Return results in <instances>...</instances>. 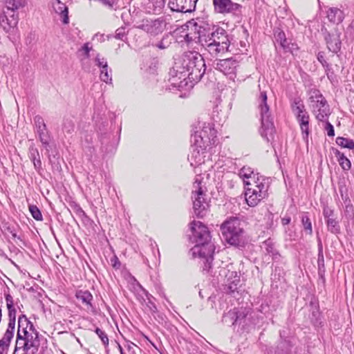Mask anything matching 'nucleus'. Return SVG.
Instances as JSON below:
<instances>
[{
    "label": "nucleus",
    "mask_w": 354,
    "mask_h": 354,
    "mask_svg": "<svg viewBox=\"0 0 354 354\" xmlns=\"http://www.w3.org/2000/svg\"><path fill=\"white\" fill-rule=\"evenodd\" d=\"M290 348L289 343L286 341H281L276 348L275 354H290Z\"/></svg>",
    "instance_id": "obj_36"
},
{
    "label": "nucleus",
    "mask_w": 354,
    "mask_h": 354,
    "mask_svg": "<svg viewBox=\"0 0 354 354\" xmlns=\"http://www.w3.org/2000/svg\"><path fill=\"white\" fill-rule=\"evenodd\" d=\"M95 333L100 338L104 346H107L109 344V338L104 331L101 330L99 328H96L95 330Z\"/></svg>",
    "instance_id": "obj_41"
},
{
    "label": "nucleus",
    "mask_w": 354,
    "mask_h": 354,
    "mask_svg": "<svg viewBox=\"0 0 354 354\" xmlns=\"http://www.w3.org/2000/svg\"><path fill=\"white\" fill-rule=\"evenodd\" d=\"M323 214L325 219L333 217V210L328 207H325L323 210Z\"/></svg>",
    "instance_id": "obj_47"
},
{
    "label": "nucleus",
    "mask_w": 354,
    "mask_h": 354,
    "mask_svg": "<svg viewBox=\"0 0 354 354\" xmlns=\"http://www.w3.org/2000/svg\"><path fill=\"white\" fill-rule=\"evenodd\" d=\"M29 210L32 216L37 221H42V215L39 209L36 205H30Z\"/></svg>",
    "instance_id": "obj_39"
},
{
    "label": "nucleus",
    "mask_w": 354,
    "mask_h": 354,
    "mask_svg": "<svg viewBox=\"0 0 354 354\" xmlns=\"http://www.w3.org/2000/svg\"><path fill=\"white\" fill-rule=\"evenodd\" d=\"M77 299L82 302L86 306L87 310L93 308L91 301H93V295L88 290H77L75 294Z\"/></svg>",
    "instance_id": "obj_21"
},
{
    "label": "nucleus",
    "mask_w": 354,
    "mask_h": 354,
    "mask_svg": "<svg viewBox=\"0 0 354 354\" xmlns=\"http://www.w3.org/2000/svg\"><path fill=\"white\" fill-rule=\"evenodd\" d=\"M191 252L192 255L196 257L198 254V257L204 259V268L203 269L209 271L212 266V262L213 261V254L214 252V246L209 241H207L205 243H198L192 248Z\"/></svg>",
    "instance_id": "obj_13"
},
{
    "label": "nucleus",
    "mask_w": 354,
    "mask_h": 354,
    "mask_svg": "<svg viewBox=\"0 0 354 354\" xmlns=\"http://www.w3.org/2000/svg\"><path fill=\"white\" fill-rule=\"evenodd\" d=\"M216 12L220 14L235 13L239 11L241 6L232 0H212Z\"/></svg>",
    "instance_id": "obj_16"
},
{
    "label": "nucleus",
    "mask_w": 354,
    "mask_h": 354,
    "mask_svg": "<svg viewBox=\"0 0 354 354\" xmlns=\"http://www.w3.org/2000/svg\"><path fill=\"white\" fill-rule=\"evenodd\" d=\"M34 123L36 129V133L39 138V140L41 138L49 136L46 129V124L41 116L36 115L34 118Z\"/></svg>",
    "instance_id": "obj_22"
},
{
    "label": "nucleus",
    "mask_w": 354,
    "mask_h": 354,
    "mask_svg": "<svg viewBox=\"0 0 354 354\" xmlns=\"http://www.w3.org/2000/svg\"><path fill=\"white\" fill-rule=\"evenodd\" d=\"M317 263L319 268L320 269L321 267L324 266V258L322 253V246L320 245L319 248V254H318V259H317Z\"/></svg>",
    "instance_id": "obj_44"
},
{
    "label": "nucleus",
    "mask_w": 354,
    "mask_h": 354,
    "mask_svg": "<svg viewBox=\"0 0 354 354\" xmlns=\"http://www.w3.org/2000/svg\"><path fill=\"white\" fill-rule=\"evenodd\" d=\"M221 272L226 277V283L225 286V290L227 293H234L238 289V285L240 283L239 276L237 275V272L235 271H230L225 268L222 269Z\"/></svg>",
    "instance_id": "obj_19"
},
{
    "label": "nucleus",
    "mask_w": 354,
    "mask_h": 354,
    "mask_svg": "<svg viewBox=\"0 0 354 354\" xmlns=\"http://www.w3.org/2000/svg\"><path fill=\"white\" fill-rule=\"evenodd\" d=\"M74 122L71 120H65L63 124V131L67 134H71L74 131Z\"/></svg>",
    "instance_id": "obj_38"
},
{
    "label": "nucleus",
    "mask_w": 354,
    "mask_h": 354,
    "mask_svg": "<svg viewBox=\"0 0 354 354\" xmlns=\"http://www.w3.org/2000/svg\"><path fill=\"white\" fill-rule=\"evenodd\" d=\"M301 223L306 233L309 235L313 234L312 223L307 213H303L301 216Z\"/></svg>",
    "instance_id": "obj_30"
},
{
    "label": "nucleus",
    "mask_w": 354,
    "mask_h": 354,
    "mask_svg": "<svg viewBox=\"0 0 354 354\" xmlns=\"http://www.w3.org/2000/svg\"><path fill=\"white\" fill-rule=\"evenodd\" d=\"M198 0H169L168 6L178 12H191L196 8Z\"/></svg>",
    "instance_id": "obj_17"
},
{
    "label": "nucleus",
    "mask_w": 354,
    "mask_h": 354,
    "mask_svg": "<svg viewBox=\"0 0 354 354\" xmlns=\"http://www.w3.org/2000/svg\"><path fill=\"white\" fill-rule=\"evenodd\" d=\"M292 109L296 118L300 115H304V113H308L306 109L304 104L300 100H295L292 105Z\"/></svg>",
    "instance_id": "obj_34"
},
{
    "label": "nucleus",
    "mask_w": 354,
    "mask_h": 354,
    "mask_svg": "<svg viewBox=\"0 0 354 354\" xmlns=\"http://www.w3.org/2000/svg\"><path fill=\"white\" fill-rule=\"evenodd\" d=\"M309 100L316 118L322 122L327 120L330 114V108L320 91L315 88L311 89L309 91Z\"/></svg>",
    "instance_id": "obj_11"
},
{
    "label": "nucleus",
    "mask_w": 354,
    "mask_h": 354,
    "mask_svg": "<svg viewBox=\"0 0 354 354\" xmlns=\"http://www.w3.org/2000/svg\"><path fill=\"white\" fill-rule=\"evenodd\" d=\"M185 40L188 42H189L192 40V38H189V35H187L185 37Z\"/></svg>",
    "instance_id": "obj_55"
},
{
    "label": "nucleus",
    "mask_w": 354,
    "mask_h": 354,
    "mask_svg": "<svg viewBox=\"0 0 354 354\" xmlns=\"http://www.w3.org/2000/svg\"><path fill=\"white\" fill-rule=\"evenodd\" d=\"M336 143L344 148H347L349 149H354V141L351 139L345 138L343 137H337L336 138Z\"/></svg>",
    "instance_id": "obj_35"
},
{
    "label": "nucleus",
    "mask_w": 354,
    "mask_h": 354,
    "mask_svg": "<svg viewBox=\"0 0 354 354\" xmlns=\"http://www.w3.org/2000/svg\"><path fill=\"white\" fill-rule=\"evenodd\" d=\"M245 223L238 217H230L221 226L223 239L231 245L243 247L245 244Z\"/></svg>",
    "instance_id": "obj_4"
},
{
    "label": "nucleus",
    "mask_w": 354,
    "mask_h": 354,
    "mask_svg": "<svg viewBox=\"0 0 354 354\" xmlns=\"http://www.w3.org/2000/svg\"><path fill=\"white\" fill-rule=\"evenodd\" d=\"M327 18L330 22L339 24L343 21L344 14L339 8H330L327 11Z\"/></svg>",
    "instance_id": "obj_23"
},
{
    "label": "nucleus",
    "mask_w": 354,
    "mask_h": 354,
    "mask_svg": "<svg viewBox=\"0 0 354 354\" xmlns=\"http://www.w3.org/2000/svg\"><path fill=\"white\" fill-rule=\"evenodd\" d=\"M274 38H275V40L279 44V45L283 48H288V46H286L284 44V42L286 41V35L284 33V32L281 31V30H278L277 31L275 32L274 33Z\"/></svg>",
    "instance_id": "obj_37"
},
{
    "label": "nucleus",
    "mask_w": 354,
    "mask_h": 354,
    "mask_svg": "<svg viewBox=\"0 0 354 354\" xmlns=\"http://www.w3.org/2000/svg\"><path fill=\"white\" fill-rule=\"evenodd\" d=\"M88 45H89L88 43H86V44H84V45L82 47V49H83V50L84 51V53H85V56L87 58L89 57V53H90V50H91V48H90L88 46Z\"/></svg>",
    "instance_id": "obj_52"
},
{
    "label": "nucleus",
    "mask_w": 354,
    "mask_h": 354,
    "mask_svg": "<svg viewBox=\"0 0 354 354\" xmlns=\"http://www.w3.org/2000/svg\"><path fill=\"white\" fill-rule=\"evenodd\" d=\"M39 141L41 142L44 148L46 150L47 153H48L49 151H50V142H49L50 136H48L46 137L41 138V139H39Z\"/></svg>",
    "instance_id": "obj_43"
},
{
    "label": "nucleus",
    "mask_w": 354,
    "mask_h": 354,
    "mask_svg": "<svg viewBox=\"0 0 354 354\" xmlns=\"http://www.w3.org/2000/svg\"><path fill=\"white\" fill-rule=\"evenodd\" d=\"M326 223L327 225V228L329 232L333 234H337L340 231V227L339 225L338 222L335 220L334 217L329 218L326 220Z\"/></svg>",
    "instance_id": "obj_33"
},
{
    "label": "nucleus",
    "mask_w": 354,
    "mask_h": 354,
    "mask_svg": "<svg viewBox=\"0 0 354 354\" xmlns=\"http://www.w3.org/2000/svg\"><path fill=\"white\" fill-rule=\"evenodd\" d=\"M95 62L96 65L101 69L108 66L106 59L104 57H101L100 54L96 55L95 58Z\"/></svg>",
    "instance_id": "obj_42"
},
{
    "label": "nucleus",
    "mask_w": 354,
    "mask_h": 354,
    "mask_svg": "<svg viewBox=\"0 0 354 354\" xmlns=\"http://www.w3.org/2000/svg\"><path fill=\"white\" fill-rule=\"evenodd\" d=\"M309 120L310 118L308 113H304V115H300L297 117V120L299 124V127L304 139L308 138L310 133Z\"/></svg>",
    "instance_id": "obj_24"
},
{
    "label": "nucleus",
    "mask_w": 354,
    "mask_h": 354,
    "mask_svg": "<svg viewBox=\"0 0 354 354\" xmlns=\"http://www.w3.org/2000/svg\"><path fill=\"white\" fill-rule=\"evenodd\" d=\"M6 301L8 308H10L11 307L14 306L12 297L10 295L8 294L6 295Z\"/></svg>",
    "instance_id": "obj_50"
},
{
    "label": "nucleus",
    "mask_w": 354,
    "mask_h": 354,
    "mask_svg": "<svg viewBox=\"0 0 354 354\" xmlns=\"http://www.w3.org/2000/svg\"><path fill=\"white\" fill-rule=\"evenodd\" d=\"M98 36H99V35H98V34H96V35H95V37H97ZM100 39H102V41H104V35H100Z\"/></svg>",
    "instance_id": "obj_54"
},
{
    "label": "nucleus",
    "mask_w": 354,
    "mask_h": 354,
    "mask_svg": "<svg viewBox=\"0 0 354 354\" xmlns=\"http://www.w3.org/2000/svg\"><path fill=\"white\" fill-rule=\"evenodd\" d=\"M100 80L109 84H112V71L111 69L109 68V66L102 68L100 70Z\"/></svg>",
    "instance_id": "obj_32"
},
{
    "label": "nucleus",
    "mask_w": 354,
    "mask_h": 354,
    "mask_svg": "<svg viewBox=\"0 0 354 354\" xmlns=\"http://www.w3.org/2000/svg\"><path fill=\"white\" fill-rule=\"evenodd\" d=\"M267 94L266 91H261L259 96V109L261 115V128L260 133L267 141L273 139L275 132L274 126L271 118L269 106L267 103Z\"/></svg>",
    "instance_id": "obj_7"
},
{
    "label": "nucleus",
    "mask_w": 354,
    "mask_h": 354,
    "mask_svg": "<svg viewBox=\"0 0 354 354\" xmlns=\"http://www.w3.org/2000/svg\"><path fill=\"white\" fill-rule=\"evenodd\" d=\"M326 122L325 129L327 131V134L328 136L333 137L335 136V131H334L333 126L327 120H326Z\"/></svg>",
    "instance_id": "obj_46"
},
{
    "label": "nucleus",
    "mask_w": 354,
    "mask_h": 354,
    "mask_svg": "<svg viewBox=\"0 0 354 354\" xmlns=\"http://www.w3.org/2000/svg\"><path fill=\"white\" fill-rule=\"evenodd\" d=\"M206 70L205 63L201 54L195 51L185 53L179 65L176 64L172 74L173 84H177L176 78L183 80L188 79L190 82H198L205 74Z\"/></svg>",
    "instance_id": "obj_2"
},
{
    "label": "nucleus",
    "mask_w": 354,
    "mask_h": 354,
    "mask_svg": "<svg viewBox=\"0 0 354 354\" xmlns=\"http://www.w3.org/2000/svg\"><path fill=\"white\" fill-rule=\"evenodd\" d=\"M212 147L193 142L187 159L193 167L204 165L205 169L212 167Z\"/></svg>",
    "instance_id": "obj_10"
},
{
    "label": "nucleus",
    "mask_w": 354,
    "mask_h": 354,
    "mask_svg": "<svg viewBox=\"0 0 354 354\" xmlns=\"http://www.w3.org/2000/svg\"><path fill=\"white\" fill-rule=\"evenodd\" d=\"M269 187L268 179L263 176H257V180L252 178L251 182H247L245 185V198L247 204L255 207L268 196Z\"/></svg>",
    "instance_id": "obj_5"
},
{
    "label": "nucleus",
    "mask_w": 354,
    "mask_h": 354,
    "mask_svg": "<svg viewBox=\"0 0 354 354\" xmlns=\"http://www.w3.org/2000/svg\"><path fill=\"white\" fill-rule=\"evenodd\" d=\"M317 59L323 65V66H326V67L328 66V64L326 62V61L325 60L324 56L322 53H318V55H317Z\"/></svg>",
    "instance_id": "obj_49"
},
{
    "label": "nucleus",
    "mask_w": 354,
    "mask_h": 354,
    "mask_svg": "<svg viewBox=\"0 0 354 354\" xmlns=\"http://www.w3.org/2000/svg\"><path fill=\"white\" fill-rule=\"evenodd\" d=\"M12 338H9L8 340L5 339V335L0 340V354L6 353L9 346L10 342Z\"/></svg>",
    "instance_id": "obj_40"
},
{
    "label": "nucleus",
    "mask_w": 354,
    "mask_h": 354,
    "mask_svg": "<svg viewBox=\"0 0 354 354\" xmlns=\"http://www.w3.org/2000/svg\"><path fill=\"white\" fill-rule=\"evenodd\" d=\"M1 1L5 3L6 10L0 15V24L6 32H8L11 28L17 26L19 17L15 12L26 6V0Z\"/></svg>",
    "instance_id": "obj_8"
},
{
    "label": "nucleus",
    "mask_w": 354,
    "mask_h": 354,
    "mask_svg": "<svg viewBox=\"0 0 354 354\" xmlns=\"http://www.w3.org/2000/svg\"><path fill=\"white\" fill-rule=\"evenodd\" d=\"M165 17L158 18H147L142 19L136 28L147 32L150 36L156 37L161 34L167 28Z\"/></svg>",
    "instance_id": "obj_12"
},
{
    "label": "nucleus",
    "mask_w": 354,
    "mask_h": 354,
    "mask_svg": "<svg viewBox=\"0 0 354 354\" xmlns=\"http://www.w3.org/2000/svg\"><path fill=\"white\" fill-rule=\"evenodd\" d=\"M61 14L64 16V19H63L64 24H68V9L66 6H64V10H62Z\"/></svg>",
    "instance_id": "obj_51"
},
{
    "label": "nucleus",
    "mask_w": 354,
    "mask_h": 354,
    "mask_svg": "<svg viewBox=\"0 0 354 354\" xmlns=\"http://www.w3.org/2000/svg\"><path fill=\"white\" fill-rule=\"evenodd\" d=\"M198 42L212 57L222 55L229 50L230 40L225 30L213 28L205 33L199 32Z\"/></svg>",
    "instance_id": "obj_3"
},
{
    "label": "nucleus",
    "mask_w": 354,
    "mask_h": 354,
    "mask_svg": "<svg viewBox=\"0 0 354 354\" xmlns=\"http://www.w3.org/2000/svg\"><path fill=\"white\" fill-rule=\"evenodd\" d=\"M335 156L338 158V162L344 170H349L351 167L350 160L338 150L335 151Z\"/></svg>",
    "instance_id": "obj_29"
},
{
    "label": "nucleus",
    "mask_w": 354,
    "mask_h": 354,
    "mask_svg": "<svg viewBox=\"0 0 354 354\" xmlns=\"http://www.w3.org/2000/svg\"><path fill=\"white\" fill-rule=\"evenodd\" d=\"M57 1H58V3H60V1L59 0H57Z\"/></svg>",
    "instance_id": "obj_58"
},
{
    "label": "nucleus",
    "mask_w": 354,
    "mask_h": 354,
    "mask_svg": "<svg viewBox=\"0 0 354 354\" xmlns=\"http://www.w3.org/2000/svg\"><path fill=\"white\" fill-rule=\"evenodd\" d=\"M341 32L337 29H335L333 32L325 33V40L327 44V47L330 52L337 53L341 48V40H340Z\"/></svg>",
    "instance_id": "obj_18"
},
{
    "label": "nucleus",
    "mask_w": 354,
    "mask_h": 354,
    "mask_svg": "<svg viewBox=\"0 0 354 354\" xmlns=\"http://www.w3.org/2000/svg\"><path fill=\"white\" fill-rule=\"evenodd\" d=\"M190 229L192 232V236L196 244L205 243L211 239L210 232L207 226L201 221H194L191 223Z\"/></svg>",
    "instance_id": "obj_15"
},
{
    "label": "nucleus",
    "mask_w": 354,
    "mask_h": 354,
    "mask_svg": "<svg viewBox=\"0 0 354 354\" xmlns=\"http://www.w3.org/2000/svg\"><path fill=\"white\" fill-rule=\"evenodd\" d=\"M48 158H49V161L51 162V158H50V155H48Z\"/></svg>",
    "instance_id": "obj_57"
},
{
    "label": "nucleus",
    "mask_w": 354,
    "mask_h": 354,
    "mask_svg": "<svg viewBox=\"0 0 354 354\" xmlns=\"http://www.w3.org/2000/svg\"><path fill=\"white\" fill-rule=\"evenodd\" d=\"M8 310L9 322L8 328L5 334V339L8 340L9 338H13L15 328V318H16V310L14 306Z\"/></svg>",
    "instance_id": "obj_20"
},
{
    "label": "nucleus",
    "mask_w": 354,
    "mask_h": 354,
    "mask_svg": "<svg viewBox=\"0 0 354 354\" xmlns=\"http://www.w3.org/2000/svg\"><path fill=\"white\" fill-rule=\"evenodd\" d=\"M213 66L216 70L227 76L230 80H234L239 67V63L236 59L231 57L216 59L213 62Z\"/></svg>",
    "instance_id": "obj_14"
},
{
    "label": "nucleus",
    "mask_w": 354,
    "mask_h": 354,
    "mask_svg": "<svg viewBox=\"0 0 354 354\" xmlns=\"http://www.w3.org/2000/svg\"><path fill=\"white\" fill-rule=\"evenodd\" d=\"M29 158L33 162L35 169L39 171L41 169V161L39 151L33 144L29 148Z\"/></svg>",
    "instance_id": "obj_26"
},
{
    "label": "nucleus",
    "mask_w": 354,
    "mask_h": 354,
    "mask_svg": "<svg viewBox=\"0 0 354 354\" xmlns=\"http://www.w3.org/2000/svg\"><path fill=\"white\" fill-rule=\"evenodd\" d=\"M192 198L195 215L198 218H203L208 212L209 201L203 178L200 175L196 176L193 183Z\"/></svg>",
    "instance_id": "obj_6"
},
{
    "label": "nucleus",
    "mask_w": 354,
    "mask_h": 354,
    "mask_svg": "<svg viewBox=\"0 0 354 354\" xmlns=\"http://www.w3.org/2000/svg\"><path fill=\"white\" fill-rule=\"evenodd\" d=\"M47 339L39 333L33 324L25 315L18 319V330L13 354H36Z\"/></svg>",
    "instance_id": "obj_1"
},
{
    "label": "nucleus",
    "mask_w": 354,
    "mask_h": 354,
    "mask_svg": "<svg viewBox=\"0 0 354 354\" xmlns=\"http://www.w3.org/2000/svg\"><path fill=\"white\" fill-rule=\"evenodd\" d=\"M262 248L266 253L271 256L274 260H277L280 255L274 247V244L271 239L266 240L262 245Z\"/></svg>",
    "instance_id": "obj_27"
},
{
    "label": "nucleus",
    "mask_w": 354,
    "mask_h": 354,
    "mask_svg": "<svg viewBox=\"0 0 354 354\" xmlns=\"http://www.w3.org/2000/svg\"><path fill=\"white\" fill-rule=\"evenodd\" d=\"M290 217H288V218H283L282 219V223L283 225H288V223H290Z\"/></svg>",
    "instance_id": "obj_53"
},
{
    "label": "nucleus",
    "mask_w": 354,
    "mask_h": 354,
    "mask_svg": "<svg viewBox=\"0 0 354 354\" xmlns=\"http://www.w3.org/2000/svg\"><path fill=\"white\" fill-rule=\"evenodd\" d=\"M127 31L126 30V28L124 26H121L115 30V34L114 35H109L106 37L108 39L114 37L117 39L125 41L127 39Z\"/></svg>",
    "instance_id": "obj_31"
},
{
    "label": "nucleus",
    "mask_w": 354,
    "mask_h": 354,
    "mask_svg": "<svg viewBox=\"0 0 354 354\" xmlns=\"http://www.w3.org/2000/svg\"><path fill=\"white\" fill-rule=\"evenodd\" d=\"M239 176L243 180L245 185L247 182H251L252 178L256 181L257 176H260L259 174H254V170L251 167L246 166L243 167L240 169Z\"/></svg>",
    "instance_id": "obj_25"
},
{
    "label": "nucleus",
    "mask_w": 354,
    "mask_h": 354,
    "mask_svg": "<svg viewBox=\"0 0 354 354\" xmlns=\"http://www.w3.org/2000/svg\"><path fill=\"white\" fill-rule=\"evenodd\" d=\"M216 131L211 122L198 121L194 128L192 142L196 145L211 147L216 142Z\"/></svg>",
    "instance_id": "obj_9"
},
{
    "label": "nucleus",
    "mask_w": 354,
    "mask_h": 354,
    "mask_svg": "<svg viewBox=\"0 0 354 354\" xmlns=\"http://www.w3.org/2000/svg\"><path fill=\"white\" fill-rule=\"evenodd\" d=\"M284 44L288 46V48H283L286 52L292 53L295 49L297 48L296 44L289 42L287 39H286Z\"/></svg>",
    "instance_id": "obj_48"
},
{
    "label": "nucleus",
    "mask_w": 354,
    "mask_h": 354,
    "mask_svg": "<svg viewBox=\"0 0 354 354\" xmlns=\"http://www.w3.org/2000/svg\"><path fill=\"white\" fill-rule=\"evenodd\" d=\"M168 37V35H165L162 37L160 41L156 44V46L160 49H165L169 46V43L166 41V38Z\"/></svg>",
    "instance_id": "obj_45"
},
{
    "label": "nucleus",
    "mask_w": 354,
    "mask_h": 354,
    "mask_svg": "<svg viewBox=\"0 0 354 354\" xmlns=\"http://www.w3.org/2000/svg\"><path fill=\"white\" fill-rule=\"evenodd\" d=\"M243 317L244 315L239 313L238 310L236 308H234L223 316V322L225 323L229 322L232 325H234L239 319H243Z\"/></svg>",
    "instance_id": "obj_28"
},
{
    "label": "nucleus",
    "mask_w": 354,
    "mask_h": 354,
    "mask_svg": "<svg viewBox=\"0 0 354 354\" xmlns=\"http://www.w3.org/2000/svg\"><path fill=\"white\" fill-rule=\"evenodd\" d=\"M119 348H120V354H125L124 352L123 351L122 348L120 346H119Z\"/></svg>",
    "instance_id": "obj_56"
}]
</instances>
